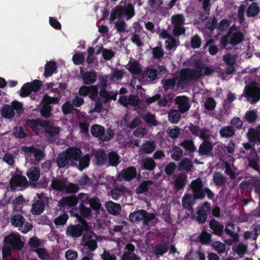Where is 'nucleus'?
Returning a JSON list of instances; mask_svg holds the SVG:
<instances>
[{"mask_svg":"<svg viewBox=\"0 0 260 260\" xmlns=\"http://www.w3.org/2000/svg\"><path fill=\"white\" fill-rule=\"evenodd\" d=\"M39 200L36 201L32 205L31 208V212L35 215H39L44 210L45 207V203L41 199L40 195L38 194Z\"/></svg>","mask_w":260,"mask_h":260,"instance_id":"c756f323","label":"nucleus"},{"mask_svg":"<svg viewBox=\"0 0 260 260\" xmlns=\"http://www.w3.org/2000/svg\"><path fill=\"white\" fill-rule=\"evenodd\" d=\"M153 184L152 181H146L140 184L136 189V192L137 194L143 193L150 188Z\"/></svg>","mask_w":260,"mask_h":260,"instance_id":"49530a36","label":"nucleus"},{"mask_svg":"<svg viewBox=\"0 0 260 260\" xmlns=\"http://www.w3.org/2000/svg\"><path fill=\"white\" fill-rule=\"evenodd\" d=\"M145 101L148 104L157 101L158 105L161 107L165 106L167 104V101L164 99H160V96L158 94L155 95L151 97H146Z\"/></svg>","mask_w":260,"mask_h":260,"instance_id":"ea45409f","label":"nucleus"},{"mask_svg":"<svg viewBox=\"0 0 260 260\" xmlns=\"http://www.w3.org/2000/svg\"><path fill=\"white\" fill-rule=\"evenodd\" d=\"M172 23L173 26L183 25L185 22V18L181 14H176L172 16Z\"/></svg>","mask_w":260,"mask_h":260,"instance_id":"4d7b16f0","label":"nucleus"},{"mask_svg":"<svg viewBox=\"0 0 260 260\" xmlns=\"http://www.w3.org/2000/svg\"><path fill=\"white\" fill-rule=\"evenodd\" d=\"M190 131L192 134L199 137L200 139L206 141L209 139L210 134L208 129L201 128L198 127H192ZM212 145L211 143L205 141L201 144L199 152L202 155L208 154L212 150Z\"/></svg>","mask_w":260,"mask_h":260,"instance_id":"423d86ee","label":"nucleus"},{"mask_svg":"<svg viewBox=\"0 0 260 260\" xmlns=\"http://www.w3.org/2000/svg\"><path fill=\"white\" fill-rule=\"evenodd\" d=\"M108 162L112 166L116 167L120 162L119 156L115 152H111L108 155Z\"/></svg>","mask_w":260,"mask_h":260,"instance_id":"13d9d810","label":"nucleus"},{"mask_svg":"<svg viewBox=\"0 0 260 260\" xmlns=\"http://www.w3.org/2000/svg\"><path fill=\"white\" fill-rule=\"evenodd\" d=\"M24 245L20 236L17 233H12L4 239L3 247V256L6 257L11 254L12 249H20Z\"/></svg>","mask_w":260,"mask_h":260,"instance_id":"20e7f679","label":"nucleus"},{"mask_svg":"<svg viewBox=\"0 0 260 260\" xmlns=\"http://www.w3.org/2000/svg\"><path fill=\"white\" fill-rule=\"evenodd\" d=\"M80 71L81 72L82 75L83 76V79L85 84H91L96 80V74L94 72H87L85 74H83V69L80 67Z\"/></svg>","mask_w":260,"mask_h":260,"instance_id":"72a5a7b5","label":"nucleus"},{"mask_svg":"<svg viewBox=\"0 0 260 260\" xmlns=\"http://www.w3.org/2000/svg\"><path fill=\"white\" fill-rule=\"evenodd\" d=\"M193 166L192 161L189 158H184L180 162L179 168L187 171H191Z\"/></svg>","mask_w":260,"mask_h":260,"instance_id":"de8ad7c7","label":"nucleus"},{"mask_svg":"<svg viewBox=\"0 0 260 260\" xmlns=\"http://www.w3.org/2000/svg\"><path fill=\"white\" fill-rule=\"evenodd\" d=\"M151 53L152 54V58L154 59H160L164 55V51L162 48V46L160 43H158V45L154 48H151Z\"/></svg>","mask_w":260,"mask_h":260,"instance_id":"e433bc0d","label":"nucleus"},{"mask_svg":"<svg viewBox=\"0 0 260 260\" xmlns=\"http://www.w3.org/2000/svg\"><path fill=\"white\" fill-rule=\"evenodd\" d=\"M89 204L90 207L94 210L96 214L100 213L102 211V205L99 200L96 197H94L90 199Z\"/></svg>","mask_w":260,"mask_h":260,"instance_id":"8fccbe9b","label":"nucleus"},{"mask_svg":"<svg viewBox=\"0 0 260 260\" xmlns=\"http://www.w3.org/2000/svg\"><path fill=\"white\" fill-rule=\"evenodd\" d=\"M107 211L113 215H118L121 212V208L120 205L112 201H108L105 204Z\"/></svg>","mask_w":260,"mask_h":260,"instance_id":"2f4dec72","label":"nucleus"},{"mask_svg":"<svg viewBox=\"0 0 260 260\" xmlns=\"http://www.w3.org/2000/svg\"><path fill=\"white\" fill-rule=\"evenodd\" d=\"M91 132L93 136L98 137L102 140V137L105 133V128L101 125L94 124L91 127Z\"/></svg>","mask_w":260,"mask_h":260,"instance_id":"79ce46f5","label":"nucleus"},{"mask_svg":"<svg viewBox=\"0 0 260 260\" xmlns=\"http://www.w3.org/2000/svg\"><path fill=\"white\" fill-rule=\"evenodd\" d=\"M119 103L124 107L128 105L136 106L138 105L139 101L138 97L136 95H132L129 96H121L119 99Z\"/></svg>","mask_w":260,"mask_h":260,"instance_id":"cd10ccee","label":"nucleus"},{"mask_svg":"<svg viewBox=\"0 0 260 260\" xmlns=\"http://www.w3.org/2000/svg\"><path fill=\"white\" fill-rule=\"evenodd\" d=\"M124 9L121 6H116L115 9L112 11L111 13L110 20L111 22L114 21L117 17L121 16L124 13Z\"/></svg>","mask_w":260,"mask_h":260,"instance_id":"864d4df0","label":"nucleus"},{"mask_svg":"<svg viewBox=\"0 0 260 260\" xmlns=\"http://www.w3.org/2000/svg\"><path fill=\"white\" fill-rule=\"evenodd\" d=\"M101 53L103 58L105 60H110L115 55V53L113 51L104 48L103 47L101 50Z\"/></svg>","mask_w":260,"mask_h":260,"instance_id":"69168bd1","label":"nucleus"},{"mask_svg":"<svg viewBox=\"0 0 260 260\" xmlns=\"http://www.w3.org/2000/svg\"><path fill=\"white\" fill-rule=\"evenodd\" d=\"M202 41L198 35L193 36L190 40V46L193 49L199 48L201 46Z\"/></svg>","mask_w":260,"mask_h":260,"instance_id":"0e129e2a","label":"nucleus"},{"mask_svg":"<svg viewBox=\"0 0 260 260\" xmlns=\"http://www.w3.org/2000/svg\"><path fill=\"white\" fill-rule=\"evenodd\" d=\"M137 175V171L135 168L133 167H128L125 169L122 170L117 177V180L121 181L125 180L127 181H131Z\"/></svg>","mask_w":260,"mask_h":260,"instance_id":"6ab92c4d","label":"nucleus"},{"mask_svg":"<svg viewBox=\"0 0 260 260\" xmlns=\"http://www.w3.org/2000/svg\"><path fill=\"white\" fill-rule=\"evenodd\" d=\"M210 209V204L205 202L202 206L199 207L197 211V220L201 223H204L207 219V213Z\"/></svg>","mask_w":260,"mask_h":260,"instance_id":"aec40b11","label":"nucleus"},{"mask_svg":"<svg viewBox=\"0 0 260 260\" xmlns=\"http://www.w3.org/2000/svg\"><path fill=\"white\" fill-rule=\"evenodd\" d=\"M88 228L86 222H83L82 224L71 225L67 228L66 233L68 236L77 238L80 237L83 231L87 230Z\"/></svg>","mask_w":260,"mask_h":260,"instance_id":"f3484780","label":"nucleus"},{"mask_svg":"<svg viewBox=\"0 0 260 260\" xmlns=\"http://www.w3.org/2000/svg\"><path fill=\"white\" fill-rule=\"evenodd\" d=\"M243 145L245 149L250 150V155L248 158L250 166L255 170H259L260 168V159L257 158V154L255 149L252 148L249 143H244Z\"/></svg>","mask_w":260,"mask_h":260,"instance_id":"2eb2a0df","label":"nucleus"},{"mask_svg":"<svg viewBox=\"0 0 260 260\" xmlns=\"http://www.w3.org/2000/svg\"><path fill=\"white\" fill-rule=\"evenodd\" d=\"M26 124L30 127L37 135H39L44 130L50 136H54L59 133V128L54 127L48 121L41 119H29L26 121Z\"/></svg>","mask_w":260,"mask_h":260,"instance_id":"7ed1b4c3","label":"nucleus"},{"mask_svg":"<svg viewBox=\"0 0 260 260\" xmlns=\"http://www.w3.org/2000/svg\"><path fill=\"white\" fill-rule=\"evenodd\" d=\"M79 93L83 96L89 95V98L93 100L98 97V90L95 86L89 87L83 86L79 88Z\"/></svg>","mask_w":260,"mask_h":260,"instance_id":"412c9836","label":"nucleus"},{"mask_svg":"<svg viewBox=\"0 0 260 260\" xmlns=\"http://www.w3.org/2000/svg\"><path fill=\"white\" fill-rule=\"evenodd\" d=\"M190 187L196 199H203L205 197V193H206L208 198L210 200H212L214 198V193L208 187L203 188V182L199 178L193 180L190 185Z\"/></svg>","mask_w":260,"mask_h":260,"instance_id":"0eeeda50","label":"nucleus"},{"mask_svg":"<svg viewBox=\"0 0 260 260\" xmlns=\"http://www.w3.org/2000/svg\"><path fill=\"white\" fill-rule=\"evenodd\" d=\"M26 182V179L25 177L15 175L10 180L11 188L13 190H15L19 187L25 186Z\"/></svg>","mask_w":260,"mask_h":260,"instance_id":"b1692460","label":"nucleus"},{"mask_svg":"<svg viewBox=\"0 0 260 260\" xmlns=\"http://www.w3.org/2000/svg\"><path fill=\"white\" fill-rule=\"evenodd\" d=\"M175 101L181 113H184L189 110L190 108L189 101L187 97L178 96L175 99Z\"/></svg>","mask_w":260,"mask_h":260,"instance_id":"a878e982","label":"nucleus"},{"mask_svg":"<svg viewBox=\"0 0 260 260\" xmlns=\"http://www.w3.org/2000/svg\"><path fill=\"white\" fill-rule=\"evenodd\" d=\"M180 119V114L177 110H171L169 113V119L172 123L178 122Z\"/></svg>","mask_w":260,"mask_h":260,"instance_id":"e2e57ef3","label":"nucleus"},{"mask_svg":"<svg viewBox=\"0 0 260 260\" xmlns=\"http://www.w3.org/2000/svg\"><path fill=\"white\" fill-rule=\"evenodd\" d=\"M79 212L76 208L73 209L71 211V214L77 217L82 216L83 217H87L91 214V209L85 206H79Z\"/></svg>","mask_w":260,"mask_h":260,"instance_id":"c85d7f7f","label":"nucleus"},{"mask_svg":"<svg viewBox=\"0 0 260 260\" xmlns=\"http://www.w3.org/2000/svg\"><path fill=\"white\" fill-rule=\"evenodd\" d=\"M58 102L59 99L57 98L51 97L47 94H45L41 102L42 105L41 110V115L45 117H48L50 115L51 109L49 104H57Z\"/></svg>","mask_w":260,"mask_h":260,"instance_id":"4468645a","label":"nucleus"},{"mask_svg":"<svg viewBox=\"0 0 260 260\" xmlns=\"http://www.w3.org/2000/svg\"><path fill=\"white\" fill-rule=\"evenodd\" d=\"M94 156L96 163L99 165H104L107 161V155L103 150H98L95 152Z\"/></svg>","mask_w":260,"mask_h":260,"instance_id":"37998d69","label":"nucleus"},{"mask_svg":"<svg viewBox=\"0 0 260 260\" xmlns=\"http://www.w3.org/2000/svg\"><path fill=\"white\" fill-rule=\"evenodd\" d=\"M141 147L144 152L151 153L154 150L155 145L153 141H148L143 144Z\"/></svg>","mask_w":260,"mask_h":260,"instance_id":"5fc2aeb1","label":"nucleus"},{"mask_svg":"<svg viewBox=\"0 0 260 260\" xmlns=\"http://www.w3.org/2000/svg\"><path fill=\"white\" fill-rule=\"evenodd\" d=\"M24 220V219L21 215H14L12 217L11 222L14 226L19 228L20 226L23 223Z\"/></svg>","mask_w":260,"mask_h":260,"instance_id":"338daca9","label":"nucleus"},{"mask_svg":"<svg viewBox=\"0 0 260 260\" xmlns=\"http://www.w3.org/2000/svg\"><path fill=\"white\" fill-rule=\"evenodd\" d=\"M42 82L39 80H35L31 82L25 83L21 88L20 96L26 97L30 94V92L39 91L42 86Z\"/></svg>","mask_w":260,"mask_h":260,"instance_id":"ddd939ff","label":"nucleus"},{"mask_svg":"<svg viewBox=\"0 0 260 260\" xmlns=\"http://www.w3.org/2000/svg\"><path fill=\"white\" fill-rule=\"evenodd\" d=\"M135 249V247L133 244H126L122 256V260H140V257L134 252Z\"/></svg>","mask_w":260,"mask_h":260,"instance_id":"4be33fe9","label":"nucleus"},{"mask_svg":"<svg viewBox=\"0 0 260 260\" xmlns=\"http://www.w3.org/2000/svg\"><path fill=\"white\" fill-rule=\"evenodd\" d=\"M235 129L230 126H223L219 131L221 137L228 138L233 136L235 134Z\"/></svg>","mask_w":260,"mask_h":260,"instance_id":"c03bdc74","label":"nucleus"},{"mask_svg":"<svg viewBox=\"0 0 260 260\" xmlns=\"http://www.w3.org/2000/svg\"><path fill=\"white\" fill-rule=\"evenodd\" d=\"M145 121L150 126H156L159 122L156 120L154 115L150 113H147L143 116Z\"/></svg>","mask_w":260,"mask_h":260,"instance_id":"bf43d9fd","label":"nucleus"},{"mask_svg":"<svg viewBox=\"0 0 260 260\" xmlns=\"http://www.w3.org/2000/svg\"><path fill=\"white\" fill-rule=\"evenodd\" d=\"M51 187L54 189L68 193L75 192L78 190V186L75 184L58 179H54L52 181Z\"/></svg>","mask_w":260,"mask_h":260,"instance_id":"9d476101","label":"nucleus"},{"mask_svg":"<svg viewBox=\"0 0 260 260\" xmlns=\"http://www.w3.org/2000/svg\"><path fill=\"white\" fill-rule=\"evenodd\" d=\"M24 152L26 159V165H36L43 158V152L34 146H22L21 148Z\"/></svg>","mask_w":260,"mask_h":260,"instance_id":"6e6552de","label":"nucleus"},{"mask_svg":"<svg viewBox=\"0 0 260 260\" xmlns=\"http://www.w3.org/2000/svg\"><path fill=\"white\" fill-rule=\"evenodd\" d=\"M241 185L242 186L247 185V188L250 189L252 187L254 188L255 192L259 196L260 204V179L252 177L246 182H243Z\"/></svg>","mask_w":260,"mask_h":260,"instance_id":"5701e85b","label":"nucleus"},{"mask_svg":"<svg viewBox=\"0 0 260 260\" xmlns=\"http://www.w3.org/2000/svg\"><path fill=\"white\" fill-rule=\"evenodd\" d=\"M105 87L102 86L103 89L100 92V96L103 99L102 102H107L109 100H116L117 91L107 92L104 90Z\"/></svg>","mask_w":260,"mask_h":260,"instance_id":"473e14b6","label":"nucleus"},{"mask_svg":"<svg viewBox=\"0 0 260 260\" xmlns=\"http://www.w3.org/2000/svg\"><path fill=\"white\" fill-rule=\"evenodd\" d=\"M195 199H196L193 196L190 194H185L182 200L183 207L190 210L191 209V206Z\"/></svg>","mask_w":260,"mask_h":260,"instance_id":"4c0bfd02","label":"nucleus"},{"mask_svg":"<svg viewBox=\"0 0 260 260\" xmlns=\"http://www.w3.org/2000/svg\"><path fill=\"white\" fill-rule=\"evenodd\" d=\"M260 11V8L256 3H252L248 7L246 15L248 17L256 16Z\"/></svg>","mask_w":260,"mask_h":260,"instance_id":"58836bf2","label":"nucleus"},{"mask_svg":"<svg viewBox=\"0 0 260 260\" xmlns=\"http://www.w3.org/2000/svg\"><path fill=\"white\" fill-rule=\"evenodd\" d=\"M160 69L159 72L157 73L156 70L152 69L147 70L145 73V76L147 79L149 81L154 80L156 78L157 75L162 73L164 74L165 72V66H160Z\"/></svg>","mask_w":260,"mask_h":260,"instance_id":"f704fd0d","label":"nucleus"},{"mask_svg":"<svg viewBox=\"0 0 260 260\" xmlns=\"http://www.w3.org/2000/svg\"><path fill=\"white\" fill-rule=\"evenodd\" d=\"M237 58L235 55L228 53L223 56V60L226 65H235Z\"/></svg>","mask_w":260,"mask_h":260,"instance_id":"774afa93","label":"nucleus"},{"mask_svg":"<svg viewBox=\"0 0 260 260\" xmlns=\"http://www.w3.org/2000/svg\"><path fill=\"white\" fill-rule=\"evenodd\" d=\"M212 66H193L192 68L182 69L177 77L165 80L164 88L165 90L172 89L176 85L183 88L189 82L198 79L202 75L212 73Z\"/></svg>","mask_w":260,"mask_h":260,"instance_id":"f257e3e1","label":"nucleus"},{"mask_svg":"<svg viewBox=\"0 0 260 260\" xmlns=\"http://www.w3.org/2000/svg\"><path fill=\"white\" fill-rule=\"evenodd\" d=\"M230 39L229 40V44L233 46H235L245 40V36L241 31H236L229 36Z\"/></svg>","mask_w":260,"mask_h":260,"instance_id":"bb28decb","label":"nucleus"},{"mask_svg":"<svg viewBox=\"0 0 260 260\" xmlns=\"http://www.w3.org/2000/svg\"><path fill=\"white\" fill-rule=\"evenodd\" d=\"M179 41L178 40L172 37L166 41V48L167 50H175L178 46Z\"/></svg>","mask_w":260,"mask_h":260,"instance_id":"6e6d98bb","label":"nucleus"},{"mask_svg":"<svg viewBox=\"0 0 260 260\" xmlns=\"http://www.w3.org/2000/svg\"><path fill=\"white\" fill-rule=\"evenodd\" d=\"M204 12L200 13V19L202 20H206L210 14L211 4L210 0H205L202 3Z\"/></svg>","mask_w":260,"mask_h":260,"instance_id":"c9c22d12","label":"nucleus"},{"mask_svg":"<svg viewBox=\"0 0 260 260\" xmlns=\"http://www.w3.org/2000/svg\"><path fill=\"white\" fill-rule=\"evenodd\" d=\"M123 73L121 70H116L115 71L112 76H104L102 77L100 79V84L103 87H106L107 84V82L110 80L112 79L113 81H116L121 79L123 76Z\"/></svg>","mask_w":260,"mask_h":260,"instance_id":"393cba45","label":"nucleus"},{"mask_svg":"<svg viewBox=\"0 0 260 260\" xmlns=\"http://www.w3.org/2000/svg\"><path fill=\"white\" fill-rule=\"evenodd\" d=\"M209 226L214 234L221 235L223 232V226L215 220L210 221Z\"/></svg>","mask_w":260,"mask_h":260,"instance_id":"a19ab883","label":"nucleus"},{"mask_svg":"<svg viewBox=\"0 0 260 260\" xmlns=\"http://www.w3.org/2000/svg\"><path fill=\"white\" fill-rule=\"evenodd\" d=\"M213 43V40H209L207 41L205 44L204 48L209 46L208 51L209 54L212 55H215L218 51V48L217 46L214 45H211Z\"/></svg>","mask_w":260,"mask_h":260,"instance_id":"680f3d73","label":"nucleus"},{"mask_svg":"<svg viewBox=\"0 0 260 260\" xmlns=\"http://www.w3.org/2000/svg\"><path fill=\"white\" fill-rule=\"evenodd\" d=\"M103 48V46L99 47L95 51V49L92 47H89L87 50V56L86 59V62L88 65L95 63V65H98L99 60L98 59V55L101 53V50Z\"/></svg>","mask_w":260,"mask_h":260,"instance_id":"a211bd4d","label":"nucleus"},{"mask_svg":"<svg viewBox=\"0 0 260 260\" xmlns=\"http://www.w3.org/2000/svg\"><path fill=\"white\" fill-rule=\"evenodd\" d=\"M155 215L150 213L144 210H139L131 213L129 216V220L132 222L143 220L145 225H149V223L154 219Z\"/></svg>","mask_w":260,"mask_h":260,"instance_id":"9b49d317","label":"nucleus"},{"mask_svg":"<svg viewBox=\"0 0 260 260\" xmlns=\"http://www.w3.org/2000/svg\"><path fill=\"white\" fill-rule=\"evenodd\" d=\"M81 245L90 251L95 250L98 247L95 235L90 233L84 235Z\"/></svg>","mask_w":260,"mask_h":260,"instance_id":"dca6fc26","label":"nucleus"},{"mask_svg":"<svg viewBox=\"0 0 260 260\" xmlns=\"http://www.w3.org/2000/svg\"><path fill=\"white\" fill-rule=\"evenodd\" d=\"M81 150L77 147H69L58 155L57 164L59 168L77 166L80 171L87 168L90 161L88 154L82 156Z\"/></svg>","mask_w":260,"mask_h":260,"instance_id":"f03ea898","label":"nucleus"},{"mask_svg":"<svg viewBox=\"0 0 260 260\" xmlns=\"http://www.w3.org/2000/svg\"><path fill=\"white\" fill-rule=\"evenodd\" d=\"M143 167L146 170L151 171L153 170L155 166L154 161L150 158H146L142 160Z\"/></svg>","mask_w":260,"mask_h":260,"instance_id":"052dcab7","label":"nucleus"},{"mask_svg":"<svg viewBox=\"0 0 260 260\" xmlns=\"http://www.w3.org/2000/svg\"><path fill=\"white\" fill-rule=\"evenodd\" d=\"M23 105L21 103L17 101H13L11 105H5L1 109L2 115L6 118H11L15 114V110L19 112L22 110Z\"/></svg>","mask_w":260,"mask_h":260,"instance_id":"f8f14e48","label":"nucleus"},{"mask_svg":"<svg viewBox=\"0 0 260 260\" xmlns=\"http://www.w3.org/2000/svg\"><path fill=\"white\" fill-rule=\"evenodd\" d=\"M247 136L250 142L258 143L260 145V126L256 129L249 128L247 133Z\"/></svg>","mask_w":260,"mask_h":260,"instance_id":"7c9ffc66","label":"nucleus"},{"mask_svg":"<svg viewBox=\"0 0 260 260\" xmlns=\"http://www.w3.org/2000/svg\"><path fill=\"white\" fill-rule=\"evenodd\" d=\"M39 169L36 167H32L29 169L27 172V176L32 181H37L40 177Z\"/></svg>","mask_w":260,"mask_h":260,"instance_id":"3c124183","label":"nucleus"},{"mask_svg":"<svg viewBox=\"0 0 260 260\" xmlns=\"http://www.w3.org/2000/svg\"><path fill=\"white\" fill-rule=\"evenodd\" d=\"M241 97H244L252 105L257 103L260 100V84L251 82L246 85Z\"/></svg>","mask_w":260,"mask_h":260,"instance_id":"39448f33","label":"nucleus"},{"mask_svg":"<svg viewBox=\"0 0 260 260\" xmlns=\"http://www.w3.org/2000/svg\"><path fill=\"white\" fill-rule=\"evenodd\" d=\"M89 196L88 194L80 193L77 196H70L62 198L58 201V205L60 207L69 206L70 207L75 206L78 202H80V206H84L85 204L89 203Z\"/></svg>","mask_w":260,"mask_h":260,"instance_id":"1a4fd4ad","label":"nucleus"},{"mask_svg":"<svg viewBox=\"0 0 260 260\" xmlns=\"http://www.w3.org/2000/svg\"><path fill=\"white\" fill-rule=\"evenodd\" d=\"M186 175L185 174H181L178 175L175 180V187L177 189L183 188L186 184Z\"/></svg>","mask_w":260,"mask_h":260,"instance_id":"a18cd8bd","label":"nucleus"},{"mask_svg":"<svg viewBox=\"0 0 260 260\" xmlns=\"http://www.w3.org/2000/svg\"><path fill=\"white\" fill-rule=\"evenodd\" d=\"M85 52H78L75 53L72 58L73 61L75 65H79L83 64L85 60Z\"/></svg>","mask_w":260,"mask_h":260,"instance_id":"09e8293b","label":"nucleus"},{"mask_svg":"<svg viewBox=\"0 0 260 260\" xmlns=\"http://www.w3.org/2000/svg\"><path fill=\"white\" fill-rule=\"evenodd\" d=\"M171 157L176 161L179 160L183 155V150L177 146H174L171 151Z\"/></svg>","mask_w":260,"mask_h":260,"instance_id":"603ef678","label":"nucleus"}]
</instances>
